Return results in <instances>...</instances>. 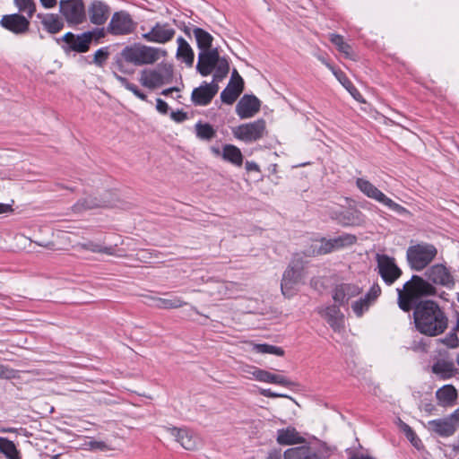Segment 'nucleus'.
<instances>
[{
	"label": "nucleus",
	"instance_id": "1",
	"mask_svg": "<svg viewBox=\"0 0 459 459\" xmlns=\"http://www.w3.org/2000/svg\"><path fill=\"white\" fill-rule=\"evenodd\" d=\"M416 329L427 336H437L447 328L448 319L440 307L432 300L420 301L413 311Z\"/></svg>",
	"mask_w": 459,
	"mask_h": 459
},
{
	"label": "nucleus",
	"instance_id": "2",
	"mask_svg": "<svg viewBox=\"0 0 459 459\" xmlns=\"http://www.w3.org/2000/svg\"><path fill=\"white\" fill-rule=\"evenodd\" d=\"M396 291L399 308L404 312H409L419 299L434 295L436 289L420 276L412 275L411 280L406 281L403 288H397Z\"/></svg>",
	"mask_w": 459,
	"mask_h": 459
},
{
	"label": "nucleus",
	"instance_id": "3",
	"mask_svg": "<svg viewBox=\"0 0 459 459\" xmlns=\"http://www.w3.org/2000/svg\"><path fill=\"white\" fill-rule=\"evenodd\" d=\"M437 255V249L433 244L421 241L407 248L406 259L412 270L420 272L430 264Z\"/></svg>",
	"mask_w": 459,
	"mask_h": 459
},
{
	"label": "nucleus",
	"instance_id": "4",
	"mask_svg": "<svg viewBox=\"0 0 459 459\" xmlns=\"http://www.w3.org/2000/svg\"><path fill=\"white\" fill-rule=\"evenodd\" d=\"M161 54L165 55V51L143 44L128 46L121 51L124 61L138 66L154 64L160 58Z\"/></svg>",
	"mask_w": 459,
	"mask_h": 459
},
{
	"label": "nucleus",
	"instance_id": "5",
	"mask_svg": "<svg viewBox=\"0 0 459 459\" xmlns=\"http://www.w3.org/2000/svg\"><path fill=\"white\" fill-rule=\"evenodd\" d=\"M103 36V29H96L92 31H85L77 35L73 32H66L60 40L65 42V45L62 47L65 52L74 51L76 53H85L90 49L94 38ZM57 41H59V39H57Z\"/></svg>",
	"mask_w": 459,
	"mask_h": 459
},
{
	"label": "nucleus",
	"instance_id": "6",
	"mask_svg": "<svg viewBox=\"0 0 459 459\" xmlns=\"http://www.w3.org/2000/svg\"><path fill=\"white\" fill-rule=\"evenodd\" d=\"M356 186L361 193L367 197L371 198L383 205L388 207L390 210L396 213L403 215L408 214L409 211L399 204L394 202L391 198L387 197L382 191L375 186L368 180L359 178L356 179Z\"/></svg>",
	"mask_w": 459,
	"mask_h": 459
},
{
	"label": "nucleus",
	"instance_id": "7",
	"mask_svg": "<svg viewBox=\"0 0 459 459\" xmlns=\"http://www.w3.org/2000/svg\"><path fill=\"white\" fill-rule=\"evenodd\" d=\"M137 27L132 15L126 11L115 12L107 26V31L113 36L132 34Z\"/></svg>",
	"mask_w": 459,
	"mask_h": 459
},
{
	"label": "nucleus",
	"instance_id": "8",
	"mask_svg": "<svg viewBox=\"0 0 459 459\" xmlns=\"http://www.w3.org/2000/svg\"><path fill=\"white\" fill-rule=\"evenodd\" d=\"M265 122L263 119H258L254 122L242 124L232 129V134L235 138L245 142L253 143L264 135Z\"/></svg>",
	"mask_w": 459,
	"mask_h": 459
},
{
	"label": "nucleus",
	"instance_id": "9",
	"mask_svg": "<svg viewBox=\"0 0 459 459\" xmlns=\"http://www.w3.org/2000/svg\"><path fill=\"white\" fill-rule=\"evenodd\" d=\"M59 11L69 25L82 24L86 19L82 0H61Z\"/></svg>",
	"mask_w": 459,
	"mask_h": 459
},
{
	"label": "nucleus",
	"instance_id": "10",
	"mask_svg": "<svg viewBox=\"0 0 459 459\" xmlns=\"http://www.w3.org/2000/svg\"><path fill=\"white\" fill-rule=\"evenodd\" d=\"M377 271L386 285L394 284L402 275L394 258L386 255H377Z\"/></svg>",
	"mask_w": 459,
	"mask_h": 459
},
{
	"label": "nucleus",
	"instance_id": "11",
	"mask_svg": "<svg viewBox=\"0 0 459 459\" xmlns=\"http://www.w3.org/2000/svg\"><path fill=\"white\" fill-rule=\"evenodd\" d=\"M459 428V408L443 419L432 420L428 422V429L440 437H450Z\"/></svg>",
	"mask_w": 459,
	"mask_h": 459
},
{
	"label": "nucleus",
	"instance_id": "12",
	"mask_svg": "<svg viewBox=\"0 0 459 459\" xmlns=\"http://www.w3.org/2000/svg\"><path fill=\"white\" fill-rule=\"evenodd\" d=\"M301 265L299 262H292L284 271L281 282V290L285 297L290 298L294 295L301 279Z\"/></svg>",
	"mask_w": 459,
	"mask_h": 459
},
{
	"label": "nucleus",
	"instance_id": "13",
	"mask_svg": "<svg viewBox=\"0 0 459 459\" xmlns=\"http://www.w3.org/2000/svg\"><path fill=\"white\" fill-rule=\"evenodd\" d=\"M176 34V30L167 22H156L152 29L142 35L148 42L165 44L170 41Z\"/></svg>",
	"mask_w": 459,
	"mask_h": 459
},
{
	"label": "nucleus",
	"instance_id": "14",
	"mask_svg": "<svg viewBox=\"0 0 459 459\" xmlns=\"http://www.w3.org/2000/svg\"><path fill=\"white\" fill-rule=\"evenodd\" d=\"M243 371L251 375L255 380L260 382L276 384L288 387L294 385L292 381L282 375L273 374L269 371L260 369L255 367L246 366Z\"/></svg>",
	"mask_w": 459,
	"mask_h": 459
},
{
	"label": "nucleus",
	"instance_id": "15",
	"mask_svg": "<svg viewBox=\"0 0 459 459\" xmlns=\"http://www.w3.org/2000/svg\"><path fill=\"white\" fill-rule=\"evenodd\" d=\"M219 91V85L215 82H204L195 88L191 94V100L195 106H207Z\"/></svg>",
	"mask_w": 459,
	"mask_h": 459
},
{
	"label": "nucleus",
	"instance_id": "16",
	"mask_svg": "<svg viewBox=\"0 0 459 459\" xmlns=\"http://www.w3.org/2000/svg\"><path fill=\"white\" fill-rule=\"evenodd\" d=\"M337 304L327 306L318 311L335 333H341L345 327L344 315L341 312Z\"/></svg>",
	"mask_w": 459,
	"mask_h": 459
},
{
	"label": "nucleus",
	"instance_id": "17",
	"mask_svg": "<svg viewBox=\"0 0 459 459\" xmlns=\"http://www.w3.org/2000/svg\"><path fill=\"white\" fill-rule=\"evenodd\" d=\"M0 24L14 34H24L30 28V21L19 13L4 15L1 18Z\"/></svg>",
	"mask_w": 459,
	"mask_h": 459
},
{
	"label": "nucleus",
	"instance_id": "18",
	"mask_svg": "<svg viewBox=\"0 0 459 459\" xmlns=\"http://www.w3.org/2000/svg\"><path fill=\"white\" fill-rule=\"evenodd\" d=\"M167 430L186 450H195L200 444L198 436L188 429L173 427L168 428Z\"/></svg>",
	"mask_w": 459,
	"mask_h": 459
},
{
	"label": "nucleus",
	"instance_id": "19",
	"mask_svg": "<svg viewBox=\"0 0 459 459\" xmlns=\"http://www.w3.org/2000/svg\"><path fill=\"white\" fill-rule=\"evenodd\" d=\"M219 57V51L216 48L210 50L200 51L198 54L196 70L203 76L209 75L218 63Z\"/></svg>",
	"mask_w": 459,
	"mask_h": 459
},
{
	"label": "nucleus",
	"instance_id": "20",
	"mask_svg": "<svg viewBox=\"0 0 459 459\" xmlns=\"http://www.w3.org/2000/svg\"><path fill=\"white\" fill-rule=\"evenodd\" d=\"M244 82L237 70L232 73V77L228 86L221 91V99L223 103L232 104L243 91Z\"/></svg>",
	"mask_w": 459,
	"mask_h": 459
},
{
	"label": "nucleus",
	"instance_id": "21",
	"mask_svg": "<svg viewBox=\"0 0 459 459\" xmlns=\"http://www.w3.org/2000/svg\"><path fill=\"white\" fill-rule=\"evenodd\" d=\"M260 100L254 95H244L236 106V113L241 119L253 117L260 109Z\"/></svg>",
	"mask_w": 459,
	"mask_h": 459
},
{
	"label": "nucleus",
	"instance_id": "22",
	"mask_svg": "<svg viewBox=\"0 0 459 459\" xmlns=\"http://www.w3.org/2000/svg\"><path fill=\"white\" fill-rule=\"evenodd\" d=\"M429 281L435 284H439L446 287H452L454 285V279L447 268L443 264H435L430 266L425 273Z\"/></svg>",
	"mask_w": 459,
	"mask_h": 459
},
{
	"label": "nucleus",
	"instance_id": "23",
	"mask_svg": "<svg viewBox=\"0 0 459 459\" xmlns=\"http://www.w3.org/2000/svg\"><path fill=\"white\" fill-rule=\"evenodd\" d=\"M361 290L359 286L351 283H341L336 285L332 291V298L335 304L343 306L349 300L360 293Z\"/></svg>",
	"mask_w": 459,
	"mask_h": 459
},
{
	"label": "nucleus",
	"instance_id": "24",
	"mask_svg": "<svg viewBox=\"0 0 459 459\" xmlns=\"http://www.w3.org/2000/svg\"><path fill=\"white\" fill-rule=\"evenodd\" d=\"M88 13L91 23L103 25L109 16L110 7L101 0H93L89 5Z\"/></svg>",
	"mask_w": 459,
	"mask_h": 459
},
{
	"label": "nucleus",
	"instance_id": "25",
	"mask_svg": "<svg viewBox=\"0 0 459 459\" xmlns=\"http://www.w3.org/2000/svg\"><path fill=\"white\" fill-rule=\"evenodd\" d=\"M149 305L160 309H173L179 308L185 305V302L181 298L174 295H169L168 298H159L154 296L147 297Z\"/></svg>",
	"mask_w": 459,
	"mask_h": 459
},
{
	"label": "nucleus",
	"instance_id": "26",
	"mask_svg": "<svg viewBox=\"0 0 459 459\" xmlns=\"http://www.w3.org/2000/svg\"><path fill=\"white\" fill-rule=\"evenodd\" d=\"M140 83L149 89H156L165 83L164 74L158 70H143L140 74Z\"/></svg>",
	"mask_w": 459,
	"mask_h": 459
},
{
	"label": "nucleus",
	"instance_id": "27",
	"mask_svg": "<svg viewBox=\"0 0 459 459\" xmlns=\"http://www.w3.org/2000/svg\"><path fill=\"white\" fill-rule=\"evenodd\" d=\"M37 18L40 21L44 30L50 34L58 33L64 28L63 20L55 13H38Z\"/></svg>",
	"mask_w": 459,
	"mask_h": 459
},
{
	"label": "nucleus",
	"instance_id": "28",
	"mask_svg": "<svg viewBox=\"0 0 459 459\" xmlns=\"http://www.w3.org/2000/svg\"><path fill=\"white\" fill-rule=\"evenodd\" d=\"M432 372L439 378L446 380L455 377L457 369L453 361L438 359L433 364Z\"/></svg>",
	"mask_w": 459,
	"mask_h": 459
},
{
	"label": "nucleus",
	"instance_id": "29",
	"mask_svg": "<svg viewBox=\"0 0 459 459\" xmlns=\"http://www.w3.org/2000/svg\"><path fill=\"white\" fill-rule=\"evenodd\" d=\"M284 459H322L311 447L302 446L289 448L284 452Z\"/></svg>",
	"mask_w": 459,
	"mask_h": 459
},
{
	"label": "nucleus",
	"instance_id": "30",
	"mask_svg": "<svg viewBox=\"0 0 459 459\" xmlns=\"http://www.w3.org/2000/svg\"><path fill=\"white\" fill-rule=\"evenodd\" d=\"M438 403L442 406H453L457 398V391L452 385H446L436 392Z\"/></svg>",
	"mask_w": 459,
	"mask_h": 459
},
{
	"label": "nucleus",
	"instance_id": "31",
	"mask_svg": "<svg viewBox=\"0 0 459 459\" xmlns=\"http://www.w3.org/2000/svg\"><path fill=\"white\" fill-rule=\"evenodd\" d=\"M221 157L236 167H241L243 164V154L240 149L233 144H225L222 147Z\"/></svg>",
	"mask_w": 459,
	"mask_h": 459
},
{
	"label": "nucleus",
	"instance_id": "32",
	"mask_svg": "<svg viewBox=\"0 0 459 459\" xmlns=\"http://www.w3.org/2000/svg\"><path fill=\"white\" fill-rule=\"evenodd\" d=\"M177 42V58L185 62L188 66H192L195 58L192 48L182 37L178 38Z\"/></svg>",
	"mask_w": 459,
	"mask_h": 459
},
{
	"label": "nucleus",
	"instance_id": "33",
	"mask_svg": "<svg viewBox=\"0 0 459 459\" xmlns=\"http://www.w3.org/2000/svg\"><path fill=\"white\" fill-rule=\"evenodd\" d=\"M75 247L78 250H89L92 253H101L109 255H115V248L113 247H107L100 242H94L91 240L77 243Z\"/></svg>",
	"mask_w": 459,
	"mask_h": 459
},
{
	"label": "nucleus",
	"instance_id": "34",
	"mask_svg": "<svg viewBox=\"0 0 459 459\" xmlns=\"http://www.w3.org/2000/svg\"><path fill=\"white\" fill-rule=\"evenodd\" d=\"M108 204L106 201H102L93 196H87L83 199L79 200L74 205V210L76 212H81L85 210L93 209L97 207L108 206Z\"/></svg>",
	"mask_w": 459,
	"mask_h": 459
},
{
	"label": "nucleus",
	"instance_id": "35",
	"mask_svg": "<svg viewBox=\"0 0 459 459\" xmlns=\"http://www.w3.org/2000/svg\"><path fill=\"white\" fill-rule=\"evenodd\" d=\"M193 34L196 39L197 47L201 51L211 49L210 48L213 38L209 32L201 28L195 27L193 29Z\"/></svg>",
	"mask_w": 459,
	"mask_h": 459
},
{
	"label": "nucleus",
	"instance_id": "36",
	"mask_svg": "<svg viewBox=\"0 0 459 459\" xmlns=\"http://www.w3.org/2000/svg\"><path fill=\"white\" fill-rule=\"evenodd\" d=\"M277 441L281 445H292L301 442V439L295 429L288 428L278 431Z\"/></svg>",
	"mask_w": 459,
	"mask_h": 459
},
{
	"label": "nucleus",
	"instance_id": "37",
	"mask_svg": "<svg viewBox=\"0 0 459 459\" xmlns=\"http://www.w3.org/2000/svg\"><path fill=\"white\" fill-rule=\"evenodd\" d=\"M196 137L203 141H211L216 136V131L208 123L197 122L195 126Z\"/></svg>",
	"mask_w": 459,
	"mask_h": 459
},
{
	"label": "nucleus",
	"instance_id": "38",
	"mask_svg": "<svg viewBox=\"0 0 459 459\" xmlns=\"http://www.w3.org/2000/svg\"><path fill=\"white\" fill-rule=\"evenodd\" d=\"M213 70H215V72L213 74L212 82L218 84V82L222 81L229 74V62L224 57H219V61Z\"/></svg>",
	"mask_w": 459,
	"mask_h": 459
},
{
	"label": "nucleus",
	"instance_id": "39",
	"mask_svg": "<svg viewBox=\"0 0 459 459\" xmlns=\"http://www.w3.org/2000/svg\"><path fill=\"white\" fill-rule=\"evenodd\" d=\"M338 81L342 83V85L351 93V95L358 101L364 102L361 94L357 90V88L352 84V82L347 78V76L340 72L334 73Z\"/></svg>",
	"mask_w": 459,
	"mask_h": 459
},
{
	"label": "nucleus",
	"instance_id": "40",
	"mask_svg": "<svg viewBox=\"0 0 459 459\" xmlns=\"http://www.w3.org/2000/svg\"><path fill=\"white\" fill-rule=\"evenodd\" d=\"M0 452L8 459H19V452L14 443L5 437H0Z\"/></svg>",
	"mask_w": 459,
	"mask_h": 459
},
{
	"label": "nucleus",
	"instance_id": "41",
	"mask_svg": "<svg viewBox=\"0 0 459 459\" xmlns=\"http://www.w3.org/2000/svg\"><path fill=\"white\" fill-rule=\"evenodd\" d=\"M330 41L336 46L338 50L342 53L346 57L351 58L352 56L351 46L346 43L343 37L339 34L332 33L329 35Z\"/></svg>",
	"mask_w": 459,
	"mask_h": 459
},
{
	"label": "nucleus",
	"instance_id": "42",
	"mask_svg": "<svg viewBox=\"0 0 459 459\" xmlns=\"http://www.w3.org/2000/svg\"><path fill=\"white\" fill-rule=\"evenodd\" d=\"M16 7L21 13H24L29 18H31L36 12V3L34 0H14Z\"/></svg>",
	"mask_w": 459,
	"mask_h": 459
},
{
	"label": "nucleus",
	"instance_id": "43",
	"mask_svg": "<svg viewBox=\"0 0 459 459\" xmlns=\"http://www.w3.org/2000/svg\"><path fill=\"white\" fill-rule=\"evenodd\" d=\"M253 351L257 353H268V354H274L277 356H282L284 354V351L281 347L270 345V344H254L253 345Z\"/></svg>",
	"mask_w": 459,
	"mask_h": 459
},
{
	"label": "nucleus",
	"instance_id": "44",
	"mask_svg": "<svg viewBox=\"0 0 459 459\" xmlns=\"http://www.w3.org/2000/svg\"><path fill=\"white\" fill-rule=\"evenodd\" d=\"M333 244V247L335 250L340 249L344 247H349L353 245L357 238L354 235L351 234H343L341 236H338L334 238H331Z\"/></svg>",
	"mask_w": 459,
	"mask_h": 459
},
{
	"label": "nucleus",
	"instance_id": "45",
	"mask_svg": "<svg viewBox=\"0 0 459 459\" xmlns=\"http://www.w3.org/2000/svg\"><path fill=\"white\" fill-rule=\"evenodd\" d=\"M371 305V302L368 300L365 297L362 299H359V300H356L351 307L353 312L357 316H361L365 311H367Z\"/></svg>",
	"mask_w": 459,
	"mask_h": 459
},
{
	"label": "nucleus",
	"instance_id": "46",
	"mask_svg": "<svg viewBox=\"0 0 459 459\" xmlns=\"http://www.w3.org/2000/svg\"><path fill=\"white\" fill-rule=\"evenodd\" d=\"M317 255H325L335 250L332 239L323 238L318 245L316 246Z\"/></svg>",
	"mask_w": 459,
	"mask_h": 459
},
{
	"label": "nucleus",
	"instance_id": "47",
	"mask_svg": "<svg viewBox=\"0 0 459 459\" xmlns=\"http://www.w3.org/2000/svg\"><path fill=\"white\" fill-rule=\"evenodd\" d=\"M108 48H101L94 53L93 63L101 67L108 57Z\"/></svg>",
	"mask_w": 459,
	"mask_h": 459
},
{
	"label": "nucleus",
	"instance_id": "48",
	"mask_svg": "<svg viewBox=\"0 0 459 459\" xmlns=\"http://www.w3.org/2000/svg\"><path fill=\"white\" fill-rule=\"evenodd\" d=\"M440 342L452 349L459 346V339L455 333H449L445 338L440 339Z\"/></svg>",
	"mask_w": 459,
	"mask_h": 459
},
{
	"label": "nucleus",
	"instance_id": "49",
	"mask_svg": "<svg viewBox=\"0 0 459 459\" xmlns=\"http://www.w3.org/2000/svg\"><path fill=\"white\" fill-rule=\"evenodd\" d=\"M402 429L406 436V437L411 442V444L415 446H418V443L420 442V440L418 438L417 435L413 431V429L407 424L403 423Z\"/></svg>",
	"mask_w": 459,
	"mask_h": 459
},
{
	"label": "nucleus",
	"instance_id": "50",
	"mask_svg": "<svg viewBox=\"0 0 459 459\" xmlns=\"http://www.w3.org/2000/svg\"><path fill=\"white\" fill-rule=\"evenodd\" d=\"M381 294V288L377 283H374L369 289L368 292L366 294L365 298L369 300V302H374Z\"/></svg>",
	"mask_w": 459,
	"mask_h": 459
},
{
	"label": "nucleus",
	"instance_id": "51",
	"mask_svg": "<svg viewBox=\"0 0 459 459\" xmlns=\"http://www.w3.org/2000/svg\"><path fill=\"white\" fill-rule=\"evenodd\" d=\"M16 377V371L5 365L0 364V379H12Z\"/></svg>",
	"mask_w": 459,
	"mask_h": 459
},
{
	"label": "nucleus",
	"instance_id": "52",
	"mask_svg": "<svg viewBox=\"0 0 459 459\" xmlns=\"http://www.w3.org/2000/svg\"><path fill=\"white\" fill-rule=\"evenodd\" d=\"M126 90L130 91L138 99L144 101L147 100V95L142 92L135 84L131 83Z\"/></svg>",
	"mask_w": 459,
	"mask_h": 459
},
{
	"label": "nucleus",
	"instance_id": "53",
	"mask_svg": "<svg viewBox=\"0 0 459 459\" xmlns=\"http://www.w3.org/2000/svg\"><path fill=\"white\" fill-rule=\"evenodd\" d=\"M170 117L178 123L183 122L187 118L186 113L183 111H173L170 114Z\"/></svg>",
	"mask_w": 459,
	"mask_h": 459
},
{
	"label": "nucleus",
	"instance_id": "54",
	"mask_svg": "<svg viewBox=\"0 0 459 459\" xmlns=\"http://www.w3.org/2000/svg\"><path fill=\"white\" fill-rule=\"evenodd\" d=\"M156 109L161 114H167L169 110V105L161 99L156 100Z\"/></svg>",
	"mask_w": 459,
	"mask_h": 459
},
{
	"label": "nucleus",
	"instance_id": "55",
	"mask_svg": "<svg viewBox=\"0 0 459 459\" xmlns=\"http://www.w3.org/2000/svg\"><path fill=\"white\" fill-rule=\"evenodd\" d=\"M260 394L265 397L276 398V397H288L285 394L273 392L271 389H261Z\"/></svg>",
	"mask_w": 459,
	"mask_h": 459
},
{
	"label": "nucleus",
	"instance_id": "56",
	"mask_svg": "<svg viewBox=\"0 0 459 459\" xmlns=\"http://www.w3.org/2000/svg\"><path fill=\"white\" fill-rule=\"evenodd\" d=\"M113 76L126 89H127L130 86L131 82L126 78L119 75L116 71L113 72Z\"/></svg>",
	"mask_w": 459,
	"mask_h": 459
},
{
	"label": "nucleus",
	"instance_id": "57",
	"mask_svg": "<svg viewBox=\"0 0 459 459\" xmlns=\"http://www.w3.org/2000/svg\"><path fill=\"white\" fill-rule=\"evenodd\" d=\"M245 168H246L247 171H248V172H251V171L260 172V168H259L258 164L255 163V161H248V160L246 161Z\"/></svg>",
	"mask_w": 459,
	"mask_h": 459
},
{
	"label": "nucleus",
	"instance_id": "58",
	"mask_svg": "<svg viewBox=\"0 0 459 459\" xmlns=\"http://www.w3.org/2000/svg\"><path fill=\"white\" fill-rule=\"evenodd\" d=\"M40 4L46 9H51L57 4V0H39Z\"/></svg>",
	"mask_w": 459,
	"mask_h": 459
},
{
	"label": "nucleus",
	"instance_id": "59",
	"mask_svg": "<svg viewBox=\"0 0 459 459\" xmlns=\"http://www.w3.org/2000/svg\"><path fill=\"white\" fill-rule=\"evenodd\" d=\"M351 459H374L373 457L360 452L353 453Z\"/></svg>",
	"mask_w": 459,
	"mask_h": 459
},
{
	"label": "nucleus",
	"instance_id": "60",
	"mask_svg": "<svg viewBox=\"0 0 459 459\" xmlns=\"http://www.w3.org/2000/svg\"><path fill=\"white\" fill-rule=\"evenodd\" d=\"M115 67L117 71L121 72V73H124V74H126L128 73L126 68H125V65H124V62L123 60H117L115 64Z\"/></svg>",
	"mask_w": 459,
	"mask_h": 459
},
{
	"label": "nucleus",
	"instance_id": "61",
	"mask_svg": "<svg viewBox=\"0 0 459 459\" xmlns=\"http://www.w3.org/2000/svg\"><path fill=\"white\" fill-rule=\"evenodd\" d=\"M12 211H13V209H12V206L10 204H1L0 203V214L10 212Z\"/></svg>",
	"mask_w": 459,
	"mask_h": 459
},
{
	"label": "nucleus",
	"instance_id": "62",
	"mask_svg": "<svg viewBox=\"0 0 459 459\" xmlns=\"http://www.w3.org/2000/svg\"><path fill=\"white\" fill-rule=\"evenodd\" d=\"M266 459H281V455L279 451L273 450L268 454Z\"/></svg>",
	"mask_w": 459,
	"mask_h": 459
},
{
	"label": "nucleus",
	"instance_id": "63",
	"mask_svg": "<svg viewBox=\"0 0 459 459\" xmlns=\"http://www.w3.org/2000/svg\"><path fill=\"white\" fill-rule=\"evenodd\" d=\"M90 446L92 448V449H102L105 445L103 442H99V441H91L90 442Z\"/></svg>",
	"mask_w": 459,
	"mask_h": 459
},
{
	"label": "nucleus",
	"instance_id": "64",
	"mask_svg": "<svg viewBox=\"0 0 459 459\" xmlns=\"http://www.w3.org/2000/svg\"><path fill=\"white\" fill-rule=\"evenodd\" d=\"M173 91H178V89L177 87L169 88V89L163 90L161 94L164 95V96H169Z\"/></svg>",
	"mask_w": 459,
	"mask_h": 459
}]
</instances>
